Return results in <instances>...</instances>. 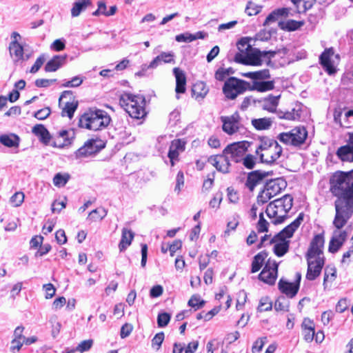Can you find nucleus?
<instances>
[{"label": "nucleus", "mask_w": 353, "mask_h": 353, "mask_svg": "<svg viewBox=\"0 0 353 353\" xmlns=\"http://www.w3.org/2000/svg\"><path fill=\"white\" fill-rule=\"evenodd\" d=\"M330 185L331 192L337 196L334 223L341 225L353 214V170L334 172L330 179Z\"/></svg>", "instance_id": "1"}, {"label": "nucleus", "mask_w": 353, "mask_h": 353, "mask_svg": "<svg viewBox=\"0 0 353 353\" xmlns=\"http://www.w3.org/2000/svg\"><path fill=\"white\" fill-rule=\"evenodd\" d=\"M324 242L323 236L322 234H317L313 238L310 243L306 255L307 261L306 279L307 280H314L321 272L324 265L323 253Z\"/></svg>", "instance_id": "2"}, {"label": "nucleus", "mask_w": 353, "mask_h": 353, "mask_svg": "<svg viewBox=\"0 0 353 353\" xmlns=\"http://www.w3.org/2000/svg\"><path fill=\"white\" fill-rule=\"evenodd\" d=\"M255 152L262 163L272 164L281 157L283 148L276 140L261 137Z\"/></svg>", "instance_id": "3"}, {"label": "nucleus", "mask_w": 353, "mask_h": 353, "mask_svg": "<svg viewBox=\"0 0 353 353\" xmlns=\"http://www.w3.org/2000/svg\"><path fill=\"white\" fill-rule=\"evenodd\" d=\"M303 219V215L300 214L292 223L285 227L272 239V241L274 243V252L276 256H282L288 251L289 241L286 239L292 236L295 230L301 225Z\"/></svg>", "instance_id": "4"}, {"label": "nucleus", "mask_w": 353, "mask_h": 353, "mask_svg": "<svg viewBox=\"0 0 353 353\" xmlns=\"http://www.w3.org/2000/svg\"><path fill=\"white\" fill-rule=\"evenodd\" d=\"M293 204V199L289 194H285L281 199H275L270 203L266 208L268 216L272 219L274 224H279L283 221L287 213L291 210Z\"/></svg>", "instance_id": "5"}, {"label": "nucleus", "mask_w": 353, "mask_h": 353, "mask_svg": "<svg viewBox=\"0 0 353 353\" xmlns=\"http://www.w3.org/2000/svg\"><path fill=\"white\" fill-rule=\"evenodd\" d=\"M119 103L132 118L139 119L146 114L145 100L142 96L125 93L121 96Z\"/></svg>", "instance_id": "6"}, {"label": "nucleus", "mask_w": 353, "mask_h": 353, "mask_svg": "<svg viewBox=\"0 0 353 353\" xmlns=\"http://www.w3.org/2000/svg\"><path fill=\"white\" fill-rule=\"evenodd\" d=\"M110 121V118L104 116L103 111L101 110H90L81 116L79 120V126L96 131L106 126Z\"/></svg>", "instance_id": "7"}, {"label": "nucleus", "mask_w": 353, "mask_h": 353, "mask_svg": "<svg viewBox=\"0 0 353 353\" xmlns=\"http://www.w3.org/2000/svg\"><path fill=\"white\" fill-rule=\"evenodd\" d=\"M274 51H261L254 48L245 55L238 53L235 55V61L247 65L259 66L263 63H269L271 58L275 55Z\"/></svg>", "instance_id": "8"}, {"label": "nucleus", "mask_w": 353, "mask_h": 353, "mask_svg": "<svg viewBox=\"0 0 353 353\" xmlns=\"http://www.w3.org/2000/svg\"><path fill=\"white\" fill-rule=\"evenodd\" d=\"M307 137V131L303 126H297L290 131L279 133L276 138L286 145L299 147L303 145Z\"/></svg>", "instance_id": "9"}, {"label": "nucleus", "mask_w": 353, "mask_h": 353, "mask_svg": "<svg viewBox=\"0 0 353 353\" xmlns=\"http://www.w3.org/2000/svg\"><path fill=\"white\" fill-rule=\"evenodd\" d=\"M249 88L250 83L236 77H230L224 83L223 92L226 98L233 100L246 90H249Z\"/></svg>", "instance_id": "10"}, {"label": "nucleus", "mask_w": 353, "mask_h": 353, "mask_svg": "<svg viewBox=\"0 0 353 353\" xmlns=\"http://www.w3.org/2000/svg\"><path fill=\"white\" fill-rule=\"evenodd\" d=\"M340 57L335 54L332 48L325 49L320 56V63L329 74H335Z\"/></svg>", "instance_id": "11"}, {"label": "nucleus", "mask_w": 353, "mask_h": 353, "mask_svg": "<svg viewBox=\"0 0 353 353\" xmlns=\"http://www.w3.org/2000/svg\"><path fill=\"white\" fill-rule=\"evenodd\" d=\"M105 147V143L98 139H90L75 152L76 158H87L99 152Z\"/></svg>", "instance_id": "12"}, {"label": "nucleus", "mask_w": 353, "mask_h": 353, "mask_svg": "<svg viewBox=\"0 0 353 353\" xmlns=\"http://www.w3.org/2000/svg\"><path fill=\"white\" fill-rule=\"evenodd\" d=\"M350 219V218H347L344 223H342L341 225H338L334 223V220L333 221V225L336 229L333 232V234L329 244V251L330 252L334 253L337 252L345 241L347 237V233L345 230H341V229L347 223Z\"/></svg>", "instance_id": "13"}, {"label": "nucleus", "mask_w": 353, "mask_h": 353, "mask_svg": "<svg viewBox=\"0 0 353 353\" xmlns=\"http://www.w3.org/2000/svg\"><path fill=\"white\" fill-rule=\"evenodd\" d=\"M250 145V142L246 141L235 142L228 145L223 153L228 154L231 160L239 162L246 153Z\"/></svg>", "instance_id": "14"}, {"label": "nucleus", "mask_w": 353, "mask_h": 353, "mask_svg": "<svg viewBox=\"0 0 353 353\" xmlns=\"http://www.w3.org/2000/svg\"><path fill=\"white\" fill-rule=\"evenodd\" d=\"M277 272L278 263L274 260L268 259L259 278L267 284L273 285L277 278Z\"/></svg>", "instance_id": "15"}, {"label": "nucleus", "mask_w": 353, "mask_h": 353, "mask_svg": "<svg viewBox=\"0 0 353 353\" xmlns=\"http://www.w3.org/2000/svg\"><path fill=\"white\" fill-rule=\"evenodd\" d=\"M221 120L223 123V130L228 134H233L242 128L240 123V116L237 112L231 116L221 117Z\"/></svg>", "instance_id": "16"}, {"label": "nucleus", "mask_w": 353, "mask_h": 353, "mask_svg": "<svg viewBox=\"0 0 353 353\" xmlns=\"http://www.w3.org/2000/svg\"><path fill=\"white\" fill-rule=\"evenodd\" d=\"M301 279V274L299 272L296 274V281L294 283L288 282L282 279L279 283V288L282 293L290 298L294 297L299 289V283Z\"/></svg>", "instance_id": "17"}, {"label": "nucleus", "mask_w": 353, "mask_h": 353, "mask_svg": "<svg viewBox=\"0 0 353 353\" xmlns=\"http://www.w3.org/2000/svg\"><path fill=\"white\" fill-rule=\"evenodd\" d=\"M208 162L214 166L217 170L223 172L227 173L229 172L230 168V158L228 154H224L221 155H215L211 156L208 159Z\"/></svg>", "instance_id": "18"}, {"label": "nucleus", "mask_w": 353, "mask_h": 353, "mask_svg": "<svg viewBox=\"0 0 353 353\" xmlns=\"http://www.w3.org/2000/svg\"><path fill=\"white\" fill-rule=\"evenodd\" d=\"M336 155L343 161L353 162V133L350 134L347 144L337 150Z\"/></svg>", "instance_id": "19"}, {"label": "nucleus", "mask_w": 353, "mask_h": 353, "mask_svg": "<svg viewBox=\"0 0 353 353\" xmlns=\"http://www.w3.org/2000/svg\"><path fill=\"white\" fill-rule=\"evenodd\" d=\"M185 141L181 139H176L172 141L168 152V157L172 166L174 165V160L178 159L179 153L185 150Z\"/></svg>", "instance_id": "20"}, {"label": "nucleus", "mask_w": 353, "mask_h": 353, "mask_svg": "<svg viewBox=\"0 0 353 353\" xmlns=\"http://www.w3.org/2000/svg\"><path fill=\"white\" fill-rule=\"evenodd\" d=\"M285 187V181L282 179L278 178L268 181L264 189L268 190L269 194L274 197L279 194Z\"/></svg>", "instance_id": "21"}, {"label": "nucleus", "mask_w": 353, "mask_h": 353, "mask_svg": "<svg viewBox=\"0 0 353 353\" xmlns=\"http://www.w3.org/2000/svg\"><path fill=\"white\" fill-rule=\"evenodd\" d=\"M173 73L176 79L175 91L176 94L184 93L186 90V76L185 72L179 68H174Z\"/></svg>", "instance_id": "22"}, {"label": "nucleus", "mask_w": 353, "mask_h": 353, "mask_svg": "<svg viewBox=\"0 0 353 353\" xmlns=\"http://www.w3.org/2000/svg\"><path fill=\"white\" fill-rule=\"evenodd\" d=\"M174 53L172 52H162L156 57L148 66V68H156L161 63H174Z\"/></svg>", "instance_id": "23"}, {"label": "nucleus", "mask_w": 353, "mask_h": 353, "mask_svg": "<svg viewBox=\"0 0 353 353\" xmlns=\"http://www.w3.org/2000/svg\"><path fill=\"white\" fill-rule=\"evenodd\" d=\"M303 105L295 103L290 111L281 112L278 116L280 119H284L290 121L299 120L301 117L303 111Z\"/></svg>", "instance_id": "24"}, {"label": "nucleus", "mask_w": 353, "mask_h": 353, "mask_svg": "<svg viewBox=\"0 0 353 353\" xmlns=\"http://www.w3.org/2000/svg\"><path fill=\"white\" fill-rule=\"evenodd\" d=\"M292 16L290 9L287 8H279L272 12L265 19L263 26H267L272 23L276 22L279 17Z\"/></svg>", "instance_id": "25"}, {"label": "nucleus", "mask_w": 353, "mask_h": 353, "mask_svg": "<svg viewBox=\"0 0 353 353\" xmlns=\"http://www.w3.org/2000/svg\"><path fill=\"white\" fill-rule=\"evenodd\" d=\"M67 55H55L46 63V72H55L65 62Z\"/></svg>", "instance_id": "26"}, {"label": "nucleus", "mask_w": 353, "mask_h": 353, "mask_svg": "<svg viewBox=\"0 0 353 353\" xmlns=\"http://www.w3.org/2000/svg\"><path fill=\"white\" fill-rule=\"evenodd\" d=\"M32 133L38 137L40 139V141L45 143L48 144L51 136L48 132V130L46 129V128L42 125V124H37L35 125L32 130Z\"/></svg>", "instance_id": "27"}, {"label": "nucleus", "mask_w": 353, "mask_h": 353, "mask_svg": "<svg viewBox=\"0 0 353 353\" xmlns=\"http://www.w3.org/2000/svg\"><path fill=\"white\" fill-rule=\"evenodd\" d=\"M134 238V233L125 228L122 230L121 240L119 245V248L121 252L124 251L128 246L130 245Z\"/></svg>", "instance_id": "28"}, {"label": "nucleus", "mask_w": 353, "mask_h": 353, "mask_svg": "<svg viewBox=\"0 0 353 353\" xmlns=\"http://www.w3.org/2000/svg\"><path fill=\"white\" fill-rule=\"evenodd\" d=\"M252 125L257 130H269L272 125V120L270 118L254 119L251 121Z\"/></svg>", "instance_id": "29"}, {"label": "nucleus", "mask_w": 353, "mask_h": 353, "mask_svg": "<svg viewBox=\"0 0 353 353\" xmlns=\"http://www.w3.org/2000/svg\"><path fill=\"white\" fill-rule=\"evenodd\" d=\"M274 88L273 81H254L250 83L249 90H256L261 92L271 90Z\"/></svg>", "instance_id": "30"}, {"label": "nucleus", "mask_w": 353, "mask_h": 353, "mask_svg": "<svg viewBox=\"0 0 353 353\" xmlns=\"http://www.w3.org/2000/svg\"><path fill=\"white\" fill-rule=\"evenodd\" d=\"M0 143L9 148H17L19 145V138L17 135L14 134L10 135L3 134L0 136Z\"/></svg>", "instance_id": "31"}, {"label": "nucleus", "mask_w": 353, "mask_h": 353, "mask_svg": "<svg viewBox=\"0 0 353 353\" xmlns=\"http://www.w3.org/2000/svg\"><path fill=\"white\" fill-rule=\"evenodd\" d=\"M10 53L14 57V61H19L23 58V49L17 40H13L10 44Z\"/></svg>", "instance_id": "32"}, {"label": "nucleus", "mask_w": 353, "mask_h": 353, "mask_svg": "<svg viewBox=\"0 0 353 353\" xmlns=\"http://www.w3.org/2000/svg\"><path fill=\"white\" fill-rule=\"evenodd\" d=\"M193 94L196 99H203L208 92V88L202 81L196 83L192 88Z\"/></svg>", "instance_id": "33"}, {"label": "nucleus", "mask_w": 353, "mask_h": 353, "mask_svg": "<svg viewBox=\"0 0 353 353\" xmlns=\"http://www.w3.org/2000/svg\"><path fill=\"white\" fill-rule=\"evenodd\" d=\"M241 75L254 80H263L270 77V72L268 70L265 69L256 72H244Z\"/></svg>", "instance_id": "34"}, {"label": "nucleus", "mask_w": 353, "mask_h": 353, "mask_svg": "<svg viewBox=\"0 0 353 353\" xmlns=\"http://www.w3.org/2000/svg\"><path fill=\"white\" fill-rule=\"evenodd\" d=\"M279 96H270L267 99H265L263 101V108L270 112H275L279 103Z\"/></svg>", "instance_id": "35"}, {"label": "nucleus", "mask_w": 353, "mask_h": 353, "mask_svg": "<svg viewBox=\"0 0 353 353\" xmlns=\"http://www.w3.org/2000/svg\"><path fill=\"white\" fill-rule=\"evenodd\" d=\"M267 256L265 252H261L254 256L252 263V272H256L261 269Z\"/></svg>", "instance_id": "36"}, {"label": "nucleus", "mask_w": 353, "mask_h": 353, "mask_svg": "<svg viewBox=\"0 0 353 353\" xmlns=\"http://www.w3.org/2000/svg\"><path fill=\"white\" fill-rule=\"evenodd\" d=\"M239 223V216L238 214H234L230 219V220L228 222L227 228L224 231L223 237L226 239L230 234V231H234Z\"/></svg>", "instance_id": "37"}, {"label": "nucleus", "mask_w": 353, "mask_h": 353, "mask_svg": "<svg viewBox=\"0 0 353 353\" xmlns=\"http://www.w3.org/2000/svg\"><path fill=\"white\" fill-rule=\"evenodd\" d=\"M90 4V0H81L75 2L71 10L72 16L74 17H78L80 14L81 12Z\"/></svg>", "instance_id": "38"}, {"label": "nucleus", "mask_w": 353, "mask_h": 353, "mask_svg": "<svg viewBox=\"0 0 353 353\" xmlns=\"http://www.w3.org/2000/svg\"><path fill=\"white\" fill-rule=\"evenodd\" d=\"M77 107L78 101H73L72 102H66L65 106L62 108L61 115L63 117L67 116L70 119H72Z\"/></svg>", "instance_id": "39"}, {"label": "nucleus", "mask_w": 353, "mask_h": 353, "mask_svg": "<svg viewBox=\"0 0 353 353\" xmlns=\"http://www.w3.org/2000/svg\"><path fill=\"white\" fill-rule=\"evenodd\" d=\"M290 307V301L285 296H279L274 303V309L276 311L287 312Z\"/></svg>", "instance_id": "40"}, {"label": "nucleus", "mask_w": 353, "mask_h": 353, "mask_svg": "<svg viewBox=\"0 0 353 353\" xmlns=\"http://www.w3.org/2000/svg\"><path fill=\"white\" fill-rule=\"evenodd\" d=\"M262 179L260 174L257 172H252L250 173L246 181V186L250 190H253L254 187L259 183V181Z\"/></svg>", "instance_id": "41"}, {"label": "nucleus", "mask_w": 353, "mask_h": 353, "mask_svg": "<svg viewBox=\"0 0 353 353\" xmlns=\"http://www.w3.org/2000/svg\"><path fill=\"white\" fill-rule=\"evenodd\" d=\"M272 308V302L268 296L261 297L257 310L260 312L270 311Z\"/></svg>", "instance_id": "42"}, {"label": "nucleus", "mask_w": 353, "mask_h": 353, "mask_svg": "<svg viewBox=\"0 0 353 353\" xmlns=\"http://www.w3.org/2000/svg\"><path fill=\"white\" fill-rule=\"evenodd\" d=\"M262 9V6L252 1H248L245 10L248 16H254L259 14Z\"/></svg>", "instance_id": "43"}, {"label": "nucleus", "mask_w": 353, "mask_h": 353, "mask_svg": "<svg viewBox=\"0 0 353 353\" xmlns=\"http://www.w3.org/2000/svg\"><path fill=\"white\" fill-rule=\"evenodd\" d=\"M59 136L63 139V145H67L70 144L72 139L74 138V132L73 130H61L59 132Z\"/></svg>", "instance_id": "44"}, {"label": "nucleus", "mask_w": 353, "mask_h": 353, "mask_svg": "<svg viewBox=\"0 0 353 353\" xmlns=\"http://www.w3.org/2000/svg\"><path fill=\"white\" fill-rule=\"evenodd\" d=\"M205 303V301L202 300L201 297L196 294L192 295L188 301V305L194 308L195 310L203 307Z\"/></svg>", "instance_id": "45"}, {"label": "nucleus", "mask_w": 353, "mask_h": 353, "mask_svg": "<svg viewBox=\"0 0 353 353\" xmlns=\"http://www.w3.org/2000/svg\"><path fill=\"white\" fill-rule=\"evenodd\" d=\"M107 214V211L103 208H98L92 210L88 215V219L92 221L102 219Z\"/></svg>", "instance_id": "46"}, {"label": "nucleus", "mask_w": 353, "mask_h": 353, "mask_svg": "<svg viewBox=\"0 0 353 353\" xmlns=\"http://www.w3.org/2000/svg\"><path fill=\"white\" fill-rule=\"evenodd\" d=\"M336 270L334 267H327L325 269L323 285H325L328 281H333L336 278Z\"/></svg>", "instance_id": "47"}, {"label": "nucleus", "mask_w": 353, "mask_h": 353, "mask_svg": "<svg viewBox=\"0 0 353 353\" xmlns=\"http://www.w3.org/2000/svg\"><path fill=\"white\" fill-rule=\"evenodd\" d=\"M304 25L303 21H295V20H288L285 24L283 28L288 31H294L298 30L299 28Z\"/></svg>", "instance_id": "48"}, {"label": "nucleus", "mask_w": 353, "mask_h": 353, "mask_svg": "<svg viewBox=\"0 0 353 353\" xmlns=\"http://www.w3.org/2000/svg\"><path fill=\"white\" fill-rule=\"evenodd\" d=\"M353 124V110H347L344 112L341 127L350 128Z\"/></svg>", "instance_id": "49"}, {"label": "nucleus", "mask_w": 353, "mask_h": 353, "mask_svg": "<svg viewBox=\"0 0 353 353\" xmlns=\"http://www.w3.org/2000/svg\"><path fill=\"white\" fill-rule=\"evenodd\" d=\"M68 179V174L63 175L60 173H57L53 178V183L55 186L63 187L67 183Z\"/></svg>", "instance_id": "50"}, {"label": "nucleus", "mask_w": 353, "mask_h": 353, "mask_svg": "<svg viewBox=\"0 0 353 353\" xmlns=\"http://www.w3.org/2000/svg\"><path fill=\"white\" fill-rule=\"evenodd\" d=\"M24 198L25 195L22 192H17L11 196L10 201L14 207H19L23 202Z\"/></svg>", "instance_id": "51"}, {"label": "nucleus", "mask_w": 353, "mask_h": 353, "mask_svg": "<svg viewBox=\"0 0 353 353\" xmlns=\"http://www.w3.org/2000/svg\"><path fill=\"white\" fill-rule=\"evenodd\" d=\"M233 73V70L229 68H219L215 73V78L219 81H223L230 74Z\"/></svg>", "instance_id": "52"}, {"label": "nucleus", "mask_w": 353, "mask_h": 353, "mask_svg": "<svg viewBox=\"0 0 353 353\" xmlns=\"http://www.w3.org/2000/svg\"><path fill=\"white\" fill-rule=\"evenodd\" d=\"M52 324V335L53 338H56L61 330V324L57 321V316H52L50 320Z\"/></svg>", "instance_id": "53"}, {"label": "nucleus", "mask_w": 353, "mask_h": 353, "mask_svg": "<svg viewBox=\"0 0 353 353\" xmlns=\"http://www.w3.org/2000/svg\"><path fill=\"white\" fill-rule=\"evenodd\" d=\"M267 341L266 337H261L256 340L252 345V353H260L262 350L265 342Z\"/></svg>", "instance_id": "54"}, {"label": "nucleus", "mask_w": 353, "mask_h": 353, "mask_svg": "<svg viewBox=\"0 0 353 353\" xmlns=\"http://www.w3.org/2000/svg\"><path fill=\"white\" fill-rule=\"evenodd\" d=\"M164 340L163 332L157 333L152 340V346L156 350H159L161 346V344Z\"/></svg>", "instance_id": "55"}, {"label": "nucleus", "mask_w": 353, "mask_h": 353, "mask_svg": "<svg viewBox=\"0 0 353 353\" xmlns=\"http://www.w3.org/2000/svg\"><path fill=\"white\" fill-rule=\"evenodd\" d=\"M183 185H184V175H183V173L181 171H180L178 172V174L176 175V185L174 188V192L177 194H179V193L181 192L182 188L183 187Z\"/></svg>", "instance_id": "56"}, {"label": "nucleus", "mask_w": 353, "mask_h": 353, "mask_svg": "<svg viewBox=\"0 0 353 353\" xmlns=\"http://www.w3.org/2000/svg\"><path fill=\"white\" fill-rule=\"evenodd\" d=\"M93 341L92 339L81 341L77 347V351L83 353L89 350L92 346Z\"/></svg>", "instance_id": "57"}, {"label": "nucleus", "mask_w": 353, "mask_h": 353, "mask_svg": "<svg viewBox=\"0 0 353 353\" xmlns=\"http://www.w3.org/2000/svg\"><path fill=\"white\" fill-rule=\"evenodd\" d=\"M273 198L268 192V190L263 189L257 197V204L262 205L267 203L269 200Z\"/></svg>", "instance_id": "58"}, {"label": "nucleus", "mask_w": 353, "mask_h": 353, "mask_svg": "<svg viewBox=\"0 0 353 353\" xmlns=\"http://www.w3.org/2000/svg\"><path fill=\"white\" fill-rule=\"evenodd\" d=\"M170 320V315L166 312L159 314L157 317V323L159 327L166 326Z\"/></svg>", "instance_id": "59"}, {"label": "nucleus", "mask_w": 353, "mask_h": 353, "mask_svg": "<svg viewBox=\"0 0 353 353\" xmlns=\"http://www.w3.org/2000/svg\"><path fill=\"white\" fill-rule=\"evenodd\" d=\"M196 37L190 33L181 34L176 36L178 42H191L196 39Z\"/></svg>", "instance_id": "60"}, {"label": "nucleus", "mask_w": 353, "mask_h": 353, "mask_svg": "<svg viewBox=\"0 0 353 353\" xmlns=\"http://www.w3.org/2000/svg\"><path fill=\"white\" fill-rule=\"evenodd\" d=\"M268 223L263 218V212L259 214V221L257 224V230L259 232H264L268 231Z\"/></svg>", "instance_id": "61"}, {"label": "nucleus", "mask_w": 353, "mask_h": 353, "mask_svg": "<svg viewBox=\"0 0 353 353\" xmlns=\"http://www.w3.org/2000/svg\"><path fill=\"white\" fill-rule=\"evenodd\" d=\"M44 62H45V57L43 54H42L37 59L34 65L32 66L30 72L31 73H36L41 68V67L44 63Z\"/></svg>", "instance_id": "62"}, {"label": "nucleus", "mask_w": 353, "mask_h": 353, "mask_svg": "<svg viewBox=\"0 0 353 353\" xmlns=\"http://www.w3.org/2000/svg\"><path fill=\"white\" fill-rule=\"evenodd\" d=\"M163 288L161 285L153 286L150 290V296L152 298H157L162 295Z\"/></svg>", "instance_id": "63"}, {"label": "nucleus", "mask_w": 353, "mask_h": 353, "mask_svg": "<svg viewBox=\"0 0 353 353\" xmlns=\"http://www.w3.org/2000/svg\"><path fill=\"white\" fill-rule=\"evenodd\" d=\"M349 306V302L346 299H340L336 305V311L342 313L346 310Z\"/></svg>", "instance_id": "64"}]
</instances>
